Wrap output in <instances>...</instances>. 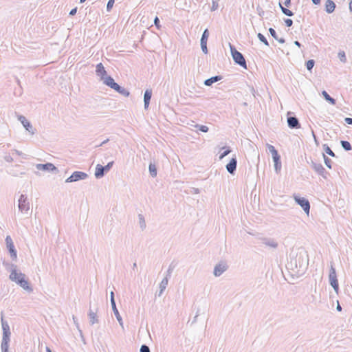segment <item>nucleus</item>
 <instances>
[{
	"label": "nucleus",
	"instance_id": "nucleus-52",
	"mask_svg": "<svg viewBox=\"0 0 352 352\" xmlns=\"http://www.w3.org/2000/svg\"><path fill=\"white\" fill-rule=\"evenodd\" d=\"M4 159L8 162H12L13 161V158L10 155H6Z\"/></svg>",
	"mask_w": 352,
	"mask_h": 352
},
{
	"label": "nucleus",
	"instance_id": "nucleus-46",
	"mask_svg": "<svg viewBox=\"0 0 352 352\" xmlns=\"http://www.w3.org/2000/svg\"><path fill=\"white\" fill-rule=\"evenodd\" d=\"M114 1L115 0H109V1L107 2V11H109L112 8L113 3H114Z\"/></svg>",
	"mask_w": 352,
	"mask_h": 352
},
{
	"label": "nucleus",
	"instance_id": "nucleus-27",
	"mask_svg": "<svg viewBox=\"0 0 352 352\" xmlns=\"http://www.w3.org/2000/svg\"><path fill=\"white\" fill-rule=\"evenodd\" d=\"M148 170H149L150 175L152 177H155L157 176V168H156L155 164H153L152 162H151L149 164Z\"/></svg>",
	"mask_w": 352,
	"mask_h": 352
},
{
	"label": "nucleus",
	"instance_id": "nucleus-19",
	"mask_svg": "<svg viewBox=\"0 0 352 352\" xmlns=\"http://www.w3.org/2000/svg\"><path fill=\"white\" fill-rule=\"evenodd\" d=\"M151 96H152V90L151 89H146L145 91L144 95V108L146 109L149 106Z\"/></svg>",
	"mask_w": 352,
	"mask_h": 352
},
{
	"label": "nucleus",
	"instance_id": "nucleus-18",
	"mask_svg": "<svg viewBox=\"0 0 352 352\" xmlns=\"http://www.w3.org/2000/svg\"><path fill=\"white\" fill-rule=\"evenodd\" d=\"M96 73L97 76H100L101 80H102L107 76V72H106L102 63H101L96 65Z\"/></svg>",
	"mask_w": 352,
	"mask_h": 352
},
{
	"label": "nucleus",
	"instance_id": "nucleus-37",
	"mask_svg": "<svg viewBox=\"0 0 352 352\" xmlns=\"http://www.w3.org/2000/svg\"><path fill=\"white\" fill-rule=\"evenodd\" d=\"M257 36L261 42L263 43L265 45L269 46V43L263 34L258 33Z\"/></svg>",
	"mask_w": 352,
	"mask_h": 352
},
{
	"label": "nucleus",
	"instance_id": "nucleus-45",
	"mask_svg": "<svg viewBox=\"0 0 352 352\" xmlns=\"http://www.w3.org/2000/svg\"><path fill=\"white\" fill-rule=\"evenodd\" d=\"M269 32H270V34L272 35V36L274 39H277V38H278L277 34H276V31L272 28H270L269 29Z\"/></svg>",
	"mask_w": 352,
	"mask_h": 352
},
{
	"label": "nucleus",
	"instance_id": "nucleus-53",
	"mask_svg": "<svg viewBox=\"0 0 352 352\" xmlns=\"http://www.w3.org/2000/svg\"><path fill=\"white\" fill-rule=\"evenodd\" d=\"M344 121L346 124L352 125V118H346Z\"/></svg>",
	"mask_w": 352,
	"mask_h": 352
},
{
	"label": "nucleus",
	"instance_id": "nucleus-58",
	"mask_svg": "<svg viewBox=\"0 0 352 352\" xmlns=\"http://www.w3.org/2000/svg\"><path fill=\"white\" fill-rule=\"evenodd\" d=\"M284 4L286 7H289L291 5V0H285Z\"/></svg>",
	"mask_w": 352,
	"mask_h": 352
},
{
	"label": "nucleus",
	"instance_id": "nucleus-2",
	"mask_svg": "<svg viewBox=\"0 0 352 352\" xmlns=\"http://www.w3.org/2000/svg\"><path fill=\"white\" fill-rule=\"evenodd\" d=\"M307 257L305 253L300 252L297 254L296 257L292 258L288 263L289 267L293 270L296 269L297 272H302L308 265V258Z\"/></svg>",
	"mask_w": 352,
	"mask_h": 352
},
{
	"label": "nucleus",
	"instance_id": "nucleus-39",
	"mask_svg": "<svg viewBox=\"0 0 352 352\" xmlns=\"http://www.w3.org/2000/svg\"><path fill=\"white\" fill-rule=\"evenodd\" d=\"M195 127L197 128L199 131L204 132V133H206L208 131V127L206 125H200V124H197L195 125Z\"/></svg>",
	"mask_w": 352,
	"mask_h": 352
},
{
	"label": "nucleus",
	"instance_id": "nucleus-28",
	"mask_svg": "<svg viewBox=\"0 0 352 352\" xmlns=\"http://www.w3.org/2000/svg\"><path fill=\"white\" fill-rule=\"evenodd\" d=\"M3 265L6 267V269L8 271H10V272H12V270H16L17 266L13 263H10L8 261H4L3 262Z\"/></svg>",
	"mask_w": 352,
	"mask_h": 352
},
{
	"label": "nucleus",
	"instance_id": "nucleus-17",
	"mask_svg": "<svg viewBox=\"0 0 352 352\" xmlns=\"http://www.w3.org/2000/svg\"><path fill=\"white\" fill-rule=\"evenodd\" d=\"M287 124L290 129H299L300 124L298 119L295 116H289L287 118Z\"/></svg>",
	"mask_w": 352,
	"mask_h": 352
},
{
	"label": "nucleus",
	"instance_id": "nucleus-8",
	"mask_svg": "<svg viewBox=\"0 0 352 352\" xmlns=\"http://www.w3.org/2000/svg\"><path fill=\"white\" fill-rule=\"evenodd\" d=\"M87 177L88 175L86 173L81 171H75L65 180V182L71 183L79 180H84Z\"/></svg>",
	"mask_w": 352,
	"mask_h": 352
},
{
	"label": "nucleus",
	"instance_id": "nucleus-51",
	"mask_svg": "<svg viewBox=\"0 0 352 352\" xmlns=\"http://www.w3.org/2000/svg\"><path fill=\"white\" fill-rule=\"evenodd\" d=\"M217 8H218V3H217V1H212V6L211 8V10L214 11V10H217Z\"/></svg>",
	"mask_w": 352,
	"mask_h": 352
},
{
	"label": "nucleus",
	"instance_id": "nucleus-9",
	"mask_svg": "<svg viewBox=\"0 0 352 352\" xmlns=\"http://www.w3.org/2000/svg\"><path fill=\"white\" fill-rule=\"evenodd\" d=\"M6 243L8 250L10 254V257L12 258V260H16L17 258V253L10 236L8 235L6 236Z\"/></svg>",
	"mask_w": 352,
	"mask_h": 352
},
{
	"label": "nucleus",
	"instance_id": "nucleus-63",
	"mask_svg": "<svg viewBox=\"0 0 352 352\" xmlns=\"http://www.w3.org/2000/svg\"><path fill=\"white\" fill-rule=\"evenodd\" d=\"M115 300V298H114V292H111V293H110V300Z\"/></svg>",
	"mask_w": 352,
	"mask_h": 352
},
{
	"label": "nucleus",
	"instance_id": "nucleus-3",
	"mask_svg": "<svg viewBox=\"0 0 352 352\" xmlns=\"http://www.w3.org/2000/svg\"><path fill=\"white\" fill-rule=\"evenodd\" d=\"M230 52L234 61L241 67L247 69V63L243 55L236 50L234 46L230 43Z\"/></svg>",
	"mask_w": 352,
	"mask_h": 352
},
{
	"label": "nucleus",
	"instance_id": "nucleus-4",
	"mask_svg": "<svg viewBox=\"0 0 352 352\" xmlns=\"http://www.w3.org/2000/svg\"><path fill=\"white\" fill-rule=\"evenodd\" d=\"M329 281V284L333 288L334 291L336 293H338V290H339V284H338V280L337 278L336 269L334 267V263L333 261H331L330 263Z\"/></svg>",
	"mask_w": 352,
	"mask_h": 352
},
{
	"label": "nucleus",
	"instance_id": "nucleus-38",
	"mask_svg": "<svg viewBox=\"0 0 352 352\" xmlns=\"http://www.w3.org/2000/svg\"><path fill=\"white\" fill-rule=\"evenodd\" d=\"M209 36V32L208 29H206L201 36V41L204 43V41H207Z\"/></svg>",
	"mask_w": 352,
	"mask_h": 352
},
{
	"label": "nucleus",
	"instance_id": "nucleus-47",
	"mask_svg": "<svg viewBox=\"0 0 352 352\" xmlns=\"http://www.w3.org/2000/svg\"><path fill=\"white\" fill-rule=\"evenodd\" d=\"M268 149L272 155L277 152V150L272 145L268 144Z\"/></svg>",
	"mask_w": 352,
	"mask_h": 352
},
{
	"label": "nucleus",
	"instance_id": "nucleus-32",
	"mask_svg": "<svg viewBox=\"0 0 352 352\" xmlns=\"http://www.w3.org/2000/svg\"><path fill=\"white\" fill-rule=\"evenodd\" d=\"M280 8L282 11V12L288 16H292L294 15V13L289 9L283 7L280 3H279Z\"/></svg>",
	"mask_w": 352,
	"mask_h": 352
},
{
	"label": "nucleus",
	"instance_id": "nucleus-10",
	"mask_svg": "<svg viewBox=\"0 0 352 352\" xmlns=\"http://www.w3.org/2000/svg\"><path fill=\"white\" fill-rule=\"evenodd\" d=\"M1 326L3 329V340L10 341V327L7 321L3 319V314L1 312Z\"/></svg>",
	"mask_w": 352,
	"mask_h": 352
},
{
	"label": "nucleus",
	"instance_id": "nucleus-33",
	"mask_svg": "<svg viewBox=\"0 0 352 352\" xmlns=\"http://www.w3.org/2000/svg\"><path fill=\"white\" fill-rule=\"evenodd\" d=\"M10 341L3 340L1 341V348L2 352H8Z\"/></svg>",
	"mask_w": 352,
	"mask_h": 352
},
{
	"label": "nucleus",
	"instance_id": "nucleus-40",
	"mask_svg": "<svg viewBox=\"0 0 352 352\" xmlns=\"http://www.w3.org/2000/svg\"><path fill=\"white\" fill-rule=\"evenodd\" d=\"M200 44H201V48L202 52L205 54H208L207 41H204L203 43L202 41H200Z\"/></svg>",
	"mask_w": 352,
	"mask_h": 352
},
{
	"label": "nucleus",
	"instance_id": "nucleus-7",
	"mask_svg": "<svg viewBox=\"0 0 352 352\" xmlns=\"http://www.w3.org/2000/svg\"><path fill=\"white\" fill-rule=\"evenodd\" d=\"M294 198L296 204L300 206L304 212L308 215L310 210V204L309 200L298 195H294Z\"/></svg>",
	"mask_w": 352,
	"mask_h": 352
},
{
	"label": "nucleus",
	"instance_id": "nucleus-60",
	"mask_svg": "<svg viewBox=\"0 0 352 352\" xmlns=\"http://www.w3.org/2000/svg\"><path fill=\"white\" fill-rule=\"evenodd\" d=\"M257 10L258 11L259 16H263V15L264 14V11L262 9L259 10L258 8H257Z\"/></svg>",
	"mask_w": 352,
	"mask_h": 352
},
{
	"label": "nucleus",
	"instance_id": "nucleus-59",
	"mask_svg": "<svg viewBox=\"0 0 352 352\" xmlns=\"http://www.w3.org/2000/svg\"><path fill=\"white\" fill-rule=\"evenodd\" d=\"M276 40L278 41L280 43H284L285 42V40L283 38H278V37L277 39H276Z\"/></svg>",
	"mask_w": 352,
	"mask_h": 352
},
{
	"label": "nucleus",
	"instance_id": "nucleus-50",
	"mask_svg": "<svg viewBox=\"0 0 352 352\" xmlns=\"http://www.w3.org/2000/svg\"><path fill=\"white\" fill-rule=\"evenodd\" d=\"M274 168L276 172L279 171L281 168V162L274 163Z\"/></svg>",
	"mask_w": 352,
	"mask_h": 352
},
{
	"label": "nucleus",
	"instance_id": "nucleus-49",
	"mask_svg": "<svg viewBox=\"0 0 352 352\" xmlns=\"http://www.w3.org/2000/svg\"><path fill=\"white\" fill-rule=\"evenodd\" d=\"M285 23L287 27H291L293 24V21L290 19H286Z\"/></svg>",
	"mask_w": 352,
	"mask_h": 352
},
{
	"label": "nucleus",
	"instance_id": "nucleus-56",
	"mask_svg": "<svg viewBox=\"0 0 352 352\" xmlns=\"http://www.w3.org/2000/svg\"><path fill=\"white\" fill-rule=\"evenodd\" d=\"M13 152H14L16 155H19V156H23L24 155V154L21 152V151H19L16 149H14L13 150Z\"/></svg>",
	"mask_w": 352,
	"mask_h": 352
},
{
	"label": "nucleus",
	"instance_id": "nucleus-20",
	"mask_svg": "<svg viewBox=\"0 0 352 352\" xmlns=\"http://www.w3.org/2000/svg\"><path fill=\"white\" fill-rule=\"evenodd\" d=\"M102 80H103L104 84L109 86L111 89H114L116 87V83L113 78L110 76H107L104 78H103Z\"/></svg>",
	"mask_w": 352,
	"mask_h": 352
},
{
	"label": "nucleus",
	"instance_id": "nucleus-43",
	"mask_svg": "<svg viewBox=\"0 0 352 352\" xmlns=\"http://www.w3.org/2000/svg\"><path fill=\"white\" fill-rule=\"evenodd\" d=\"M231 152V150L228 148L226 151H224L223 153H221L219 156V159L222 160L224 157L230 154Z\"/></svg>",
	"mask_w": 352,
	"mask_h": 352
},
{
	"label": "nucleus",
	"instance_id": "nucleus-61",
	"mask_svg": "<svg viewBox=\"0 0 352 352\" xmlns=\"http://www.w3.org/2000/svg\"><path fill=\"white\" fill-rule=\"evenodd\" d=\"M109 141V138H107L106 140H104L103 142H102L100 144V146H102L105 144H107L108 142Z\"/></svg>",
	"mask_w": 352,
	"mask_h": 352
},
{
	"label": "nucleus",
	"instance_id": "nucleus-30",
	"mask_svg": "<svg viewBox=\"0 0 352 352\" xmlns=\"http://www.w3.org/2000/svg\"><path fill=\"white\" fill-rule=\"evenodd\" d=\"M342 147L346 151H349L352 149V146L349 142L346 140H342L340 142Z\"/></svg>",
	"mask_w": 352,
	"mask_h": 352
},
{
	"label": "nucleus",
	"instance_id": "nucleus-25",
	"mask_svg": "<svg viewBox=\"0 0 352 352\" xmlns=\"http://www.w3.org/2000/svg\"><path fill=\"white\" fill-rule=\"evenodd\" d=\"M113 89L116 91H117L118 93H119L126 97L129 96L130 94V93L128 90H126L124 87H121L118 84L116 85V87Z\"/></svg>",
	"mask_w": 352,
	"mask_h": 352
},
{
	"label": "nucleus",
	"instance_id": "nucleus-24",
	"mask_svg": "<svg viewBox=\"0 0 352 352\" xmlns=\"http://www.w3.org/2000/svg\"><path fill=\"white\" fill-rule=\"evenodd\" d=\"M263 243L265 245H267L269 247H271L272 248H276L278 247V243L274 240L272 239H263Z\"/></svg>",
	"mask_w": 352,
	"mask_h": 352
},
{
	"label": "nucleus",
	"instance_id": "nucleus-14",
	"mask_svg": "<svg viewBox=\"0 0 352 352\" xmlns=\"http://www.w3.org/2000/svg\"><path fill=\"white\" fill-rule=\"evenodd\" d=\"M37 170L43 171H58L57 168L52 163L38 164L36 165Z\"/></svg>",
	"mask_w": 352,
	"mask_h": 352
},
{
	"label": "nucleus",
	"instance_id": "nucleus-54",
	"mask_svg": "<svg viewBox=\"0 0 352 352\" xmlns=\"http://www.w3.org/2000/svg\"><path fill=\"white\" fill-rule=\"evenodd\" d=\"M76 12H77V8H74L72 9L71 11L69 12V15L74 16L76 14Z\"/></svg>",
	"mask_w": 352,
	"mask_h": 352
},
{
	"label": "nucleus",
	"instance_id": "nucleus-31",
	"mask_svg": "<svg viewBox=\"0 0 352 352\" xmlns=\"http://www.w3.org/2000/svg\"><path fill=\"white\" fill-rule=\"evenodd\" d=\"M113 314H114L115 316L116 317V319L118 321L120 325L122 327V328H124L122 318L118 309L113 310Z\"/></svg>",
	"mask_w": 352,
	"mask_h": 352
},
{
	"label": "nucleus",
	"instance_id": "nucleus-44",
	"mask_svg": "<svg viewBox=\"0 0 352 352\" xmlns=\"http://www.w3.org/2000/svg\"><path fill=\"white\" fill-rule=\"evenodd\" d=\"M140 352H151L150 349L146 344H142L140 347Z\"/></svg>",
	"mask_w": 352,
	"mask_h": 352
},
{
	"label": "nucleus",
	"instance_id": "nucleus-12",
	"mask_svg": "<svg viewBox=\"0 0 352 352\" xmlns=\"http://www.w3.org/2000/svg\"><path fill=\"white\" fill-rule=\"evenodd\" d=\"M228 265L226 264V263L221 261L214 266L213 274L214 276L219 277L223 272H225L228 270Z\"/></svg>",
	"mask_w": 352,
	"mask_h": 352
},
{
	"label": "nucleus",
	"instance_id": "nucleus-22",
	"mask_svg": "<svg viewBox=\"0 0 352 352\" xmlns=\"http://www.w3.org/2000/svg\"><path fill=\"white\" fill-rule=\"evenodd\" d=\"M168 278H169L166 276L165 278H164L162 279V280L160 283V292L158 293L159 296H160L163 294L164 291L166 288V287L168 285Z\"/></svg>",
	"mask_w": 352,
	"mask_h": 352
},
{
	"label": "nucleus",
	"instance_id": "nucleus-16",
	"mask_svg": "<svg viewBox=\"0 0 352 352\" xmlns=\"http://www.w3.org/2000/svg\"><path fill=\"white\" fill-rule=\"evenodd\" d=\"M97 311H98V308L97 307L95 309V310H93L91 308V307H89V313H88V316H89V323L91 325L98 322V316H97Z\"/></svg>",
	"mask_w": 352,
	"mask_h": 352
},
{
	"label": "nucleus",
	"instance_id": "nucleus-62",
	"mask_svg": "<svg viewBox=\"0 0 352 352\" xmlns=\"http://www.w3.org/2000/svg\"><path fill=\"white\" fill-rule=\"evenodd\" d=\"M294 43L295 45L298 46V47H301L300 43L299 41H295Z\"/></svg>",
	"mask_w": 352,
	"mask_h": 352
},
{
	"label": "nucleus",
	"instance_id": "nucleus-42",
	"mask_svg": "<svg viewBox=\"0 0 352 352\" xmlns=\"http://www.w3.org/2000/svg\"><path fill=\"white\" fill-rule=\"evenodd\" d=\"M338 57H339L340 61H342L343 63H345L346 61V58L345 53L344 51L340 52L338 53Z\"/></svg>",
	"mask_w": 352,
	"mask_h": 352
},
{
	"label": "nucleus",
	"instance_id": "nucleus-26",
	"mask_svg": "<svg viewBox=\"0 0 352 352\" xmlns=\"http://www.w3.org/2000/svg\"><path fill=\"white\" fill-rule=\"evenodd\" d=\"M322 95L323 96L324 98L328 102H329L331 104H333V105L336 104V100L333 98H332L331 96H330L326 91H322Z\"/></svg>",
	"mask_w": 352,
	"mask_h": 352
},
{
	"label": "nucleus",
	"instance_id": "nucleus-13",
	"mask_svg": "<svg viewBox=\"0 0 352 352\" xmlns=\"http://www.w3.org/2000/svg\"><path fill=\"white\" fill-rule=\"evenodd\" d=\"M19 120L21 122V124L23 125L25 129L32 135H34L35 133V130L33 128L31 123L25 118L23 116H19Z\"/></svg>",
	"mask_w": 352,
	"mask_h": 352
},
{
	"label": "nucleus",
	"instance_id": "nucleus-15",
	"mask_svg": "<svg viewBox=\"0 0 352 352\" xmlns=\"http://www.w3.org/2000/svg\"><path fill=\"white\" fill-rule=\"evenodd\" d=\"M237 165V160L236 157H232L228 164L226 166L227 171L231 174H234Z\"/></svg>",
	"mask_w": 352,
	"mask_h": 352
},
{
	"label": "nucleus",
	"instance_id": "nucleus-35",
	"mask_svg": "<svg viewBox=\"0 0 352 352\" xmlns=\"http://www.w3.org/2000/svg\"><path fill=\"white\" fill-rule=\"evenodd\" d=\"M323 149L325 153L331 157H335V153L332 151L330 147L327 144H323Z\"/></svg>",
	"mask_w": 352,
	"mask_h": 352
},
{
	"label": "nucleus",
	"instance_id": "nucleus-36",
	"mask_svg": "<svg viewBox=\"0 0 352 352\" xmlns=\"http://www.w3.org/2000/svg\"><path fill=\"white\" fill-rule=\"evenodd\" d=\"M305 65L307 70L311 72L315 65V61L313 59H310L306 62Z\"/></svg>",
	"mask_w": 352,
	"mask_h": 352
},
{
	"label": "nucleus",
	"instance_id": "nucleus-29",
	"mask_svg": "<svg viewBox=\"0 0 352 352\" xmlns=\"http://www.w3.org/2000/svg\"><path fill=\"white\" fill-rule=\"evenodd\" d=\"M138 219H139L140 227L142 230H144L146 227V221H145L144 216L142 214H139Z\"/></svg>",
	"mask_w": 352,
	"mask_h": 352
},
{
	"label": "nucleus",
	"instance_id": "nucleus-1",
	"mask_svg": "<svg viewBox=\"0 0 352 352\" xmlns=\"http://www.w3.org/2000/svg\"><path fill=\"white\" fill-rule=\"evenodd\" d=\"M9 278L28 292L31 293L33 292V288L30 285L25 274L14 270H12Z\"/></svg>",
	"mask_w": 352,
	"mask_h": 352
},
{
	"label": "nucleus",
	"instance_id": "nucleus-21",
	"mask_svg": "<svg viewBox=\"0 0 352 352\" xmlns=\"http://www.w3.org/2000/svg\"><path fill=\"white\" fill-rule=\"evenodd\" d=\"M336 8V4L332 0H327L325 2V11L331 14L332 13Z\"/></svg>",
	"mask_w": 352,
	"mask_h": 352
},
{
	"label": "nucleus",
	"instance_id": "nucleus-41",
	"mask_svg": "<svg viewBox=\"0 0 352 352\" xmlns=\"http://www.w3.org/2000/svg\"><path fill=\"white\" fill-rule=\"evenodd\" d=\"M324 157V161L325 163V165L329 168H331V160L328 157H327L324 154H323Z\"/></svg>",
	"mask_w": 352,
	"mask_h": 352
},
{
	"label": "nucleus",
	"instance_id": "nucleus-5",
	"mask_svg": "<svg viewBox=\"0 0 352 352\" xmlns=\"http://www.w3.org/2000/svg\"><path fill=\"white\" fill-rule=\"evenodd\" d=\"M114 164L113 161L109 162L106 166H103L100 164H97L95 170V177L100 179L104 177L106 173L109 172Z\"/></svg>",
	"mask_w": 352,
	"mask_h": 352
},
{
	"label": "nucleus",
	"instance_id": "nucleus-64",
	"mask_svg": "<svg viewBox=\"0 0 352 352\" xmlns=\"http://www.w3.org/2000/svg\"><path fill=\"white\" fill-rule=\"evenodd\" d=\"M349 10H350V12H352V0H351V1H350V2H349Z\"/></svg>",
	"mask_w": 352,
	"mask_h": 352
},
{
	"label": "nucleus",
	"instance_id": "nucleus-48",
	"mask_svg": "<svg viewBox=\"0 0 352 352\" xmlns=\"http://www.w3.org/2000/svg\"><path fill=\"white\" fill-rule=\"evenodd\" d=\"M154 24L157 29L160 28V19L157 16H155L154 19Z\"/></svg>",
	"mask_w": 352,
	"mask_h": 352
},
{
	"label": "nucleus",
	"instance_id": "nucleus-11",
	"mask_svg": "<svg viewBox=\"0 0 352 352\" xmlns=\"http://www.w3.org/2000/svg\"><path fill=\"white\" fill-rule=\"evenodd\" d=\"M311 166L316 173L322 176L324 179H327L329 173L321 164L311 162Z\"/></svg>",
	"mask_w": 352,
	"mask_h": 352
},
{
	"label": "nucleus",
	"instance_id": "nucleus-55",
	"mask_svg": "<svg viewBox=\"0 0 352 352\" xmlns=\"http://www.w3.org/2000/svg\"><path fill=\"white\" fill-rule=\"evenodd\" d=\"M111 307H112V310H114V309H117L115 300H111Z\"/></svg>",
	"mask_w": 352,
	"mask_h": 352
},
{
	"label": "nucleus",
	"instance_id": "nucleus-34",
	"mask_svg": "<svg viewBox=\"0 0 352 352\" xmlns=\"http://www.w3.org/2000/svg\"><path fill=\"white\" fill-rule=\"evenodd\" d=\"M176 267V264L174 263V262H172L169 266H168V268L167 270V272H166V276L168 278H170L171 276V274L173 272V271L174 270L175 267Z\"/></svg>",
	"mask_w": 352,
	"mask_h": 352
},
{
	"label": "nucleus",
	"instance_id": "nucleus-6",
	"mask_svg": "<svg viewBox=\"0 0 352 352\" xmlns=\"http://www.w3.org/2000/svg\"><path fill=\"white\" fill-rule=\"evenodd\" d=\"M19 210L23 214L28 213L30 210V202L25 195L21 194L18 200Z\"/></svg>",
	"mask_w": 352,
	"mask_h": 352
},
{
	"label": "nucleus",
	"instance_id": "nucleus-23",
	"mask_svg": "<svg viewBox=\"0 0 352 352\" xmlns=\"http://www.w3.org/2000/svg\"><path fill=\"white\" fill-rule=\"evenodd\" d=\"M221 78L222 77L221 76H214L205 80L204 83L206 86H211L213 83L221 80Z\"/></svg>",
	"mask_w": 352,
	"mask_h": 352
},
{
	"label": "nucleus",
	"instance_id": "nucleus-57",
	"mask_svg": "<svg viewBox=\"0 0 352 352\" xmlns=\"http://www.w3.org/2000/svg\"><path fill=\"white\" fill-rule=\"evenodd\" d=\"M272 159H273V161H274V163L280 162V156L274 157Z\"/></svg>",
	"mask_w": 352,
	"mask_h": 352
}]
</instances>
